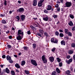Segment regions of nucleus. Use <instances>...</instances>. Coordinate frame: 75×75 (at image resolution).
I'll list each match as a JSON object with an SVG mask.
<instances>
[{"label":"nucleus","instance_id":"23","mask_svg":"<svg viewBox=\"0 0 75 75\" xmlns=\"http://www.w3.org/2000/svg\"><path fill=\"white\" fill-rule=\"evenodd\" d=\"M11 74L13 75H16V73L14 71H11Z\"/></svg>","mask_w":75,"mask_h":75},{"label":"nucleus","instance_id":"45","mask_svg":"<svg viewBox=\"0 0 75 75\" xmlns=\"http://www.w3.org/2000/svg\"><path fill=\"white\" fill-rule=\"evenodd\" d=\"M33 47L34 48H35L36 47V45L35 44H33Z\"/></svg>","mask_w":75,"mask_h":75},{"label":"nucleus","instance_id":"56","mask_svg":"<svg viewBox=\"0 0 75 75\" xmlns=\"http://www.w3.org/2000/svg\"><path fill=\"white\" fill-rule=\"evenodd\" d=\"M57 11H60V8H59V7L58 8H57Z\"/></svg>","mask_w":75,"mask_h":75},{"label":"nucleus","instance_id":"24","mask_svg":"<svg viewBox=\"0 0 75 75\" xmlns=\"http://www.w3.org/2000/svg\"><path fill=\"white\" fill-rule=\"evenodd\" d=\"M57 59L58 62H60L61 61V59L59 58H57Z\"/></svg>","mask_w":75,"mask_h":75},{"label":"nucleus","instance_id":"12","mask_svg":"<svg viewBox=\"0 0 75 75\" xmlns=\"http://www.w3.org/2000/svg\"><path fill=\"white\" fill-rule=\"evenodd\" d=\"M47 10H51V8H52V7L50 5H47Z\"/></svg>","mask_w":75,"mask_h":75},{"label":"nucleus","instance_id":"13","mask_svg":"<svg viewBox=\"0 0 75 75\" xmlns=\"http://www.w3.org/2000/svg\"><path fill=\"white\" fill-rule=\"evenodd\" d=\"M25 16L23 15H21V18L22 20V21H23V20H24L25 19Z\"/></svg>","mask_w":75,"mask_h":75},{"label":"nucleus","instance_id":"26","mask_svg":"<svg viewBox=\"0 0 75 75\" xmlns=\"http://www.w3.org/2000/svg\"><path fill=\"white\" fill-rule=\"evenodd\" d=\"M1 23L2 24H6V21H5V20H2Z\"/></svg>","mask_w":75,"mask_h":75},{"label":"nucleus","instance_id":"9","mask_svg":"<svg viewBox=\"0 0 75 75\" xmlns=\"http://www.w3.org/2000/svg\"><path fill=\"white\" fill-rule=\"evenodd\" d=\"M43 20L44 21H47L48 20V16H46V17L43 18Z\"/></svg>","mask_w":75,"mask_h":75},{"label":"nucleus","instance_id":"3","mask_svg":"<svg viewBox=\"0 0 75 75\" xmlns=\"http://www.w3.org/2000/svg\"><path fill=\"white\" fill-rule=\"evenodd\" d=\"M31 62L33 65H34L35 66H37L38 64L37 63V62L35 60L31 59Z\"/></svg>","mask_w":75,"mask_h":75},{"label":"nucleus","instance_id":"30","mask_svg":"<svg viewBox=\"0 0 75 75\" xmlns=\"http://www.w3.org/2000/svg\"><path fill=\"white\" fill-rule=\"evenodd\" d=\"M52 75H57V73L56 71H54L52 73Z\"/></svg>","mask_w":75,"mask_h":75},{"label":"nucleus","instance_id":"61","mask_svg":"<svg viewBox=\"0 0 75 75\" xmlns=\"http://www.w3.org/2000/svg\"><path fill=\"white\" fill-rule=\"evenodd\" d=\"M7 47H8V48H11V45H7Z\"/></svg>","mask_w":75,"mask_h":75},{"label":"nucleus","instance_id":"31","mask_svg":"<svg viewBox=\"0 0 75 75\" xmlns=\"http://www.w3.org/2000/svg\"><path fill=\"white\" fill-rule=\"evenodd\" d=\"M52 17H54V18H57V16L55 15H53Z\"/></svg>","mask_w":75,"mask_h":75},{"label":"nucleus","instance_id":"53","mask_svg":"<svg viewBox=\"0 0 75 75\" xmlns=\"http://www.w3.org/2000/svg\"><path fill=\"white\" fill-rule=\"evenodd\" d=\"M7 28V26L6 25H4V29H6V28Z\"/></svg>","mask_w":75,"mask_h":75},{"label":"nucleus","instance_id":"10","mask_svg":"<svg viewBox=\"0 0 75 75\" xmlns=\"http://www.w3.org/2000/svg\"><path fill=\"white\" fill-rule=\"evenodd\" d=\"M68 24L70 26H71V27L74 26V24L71 21H70L69 22Z\"/></svg>","mask_w":75,"mask_h":75},{"label":"nucleus","instance_id":"50","mask_svg":"<svg viewBox=\"0 0 75 75\" xmlns=\"http://www.w3.org/2000/svg\"><path fill=\"white\" fill-rule=\"evenodd\" d=\"M44 0H40L39 2L42 4V3H43V2H44Z\"/></svg>","mask_w":75,"mask_h":75},{"label":"nucleus","instance_id":"48","mask_svg":"<svg viewBox=\"0 0 75 75\" xmlns=\"http://www.w3.org/2000/svg\"><path fill=\"white\" fill-rule=\"evenodd\" d=\"M59 7V5L58 4H57L55 5V7L56 8H57V7Z\"/></svg>","mask_w":75,"mask_h":75},{"label":"nucleus","instance_id":"5","mask_svg":"<svg viewBox=\"0 0 75 75\" xmlns=\"http://www.w3.org/2000/svg\"><path fill=\"white\" fill-rule=\"evenodd\" d=\"M24 11V9L23 8H20L17 10V12H19V13H23Z\"/></svg>","mask_w":75,"mask_h":75},{"label":"nucleus","instance_id":"34","mask_svg":"<svg viewBox=\"0 0 75 75\" xmlns=\"http://www.w3.org/2000/svg\"><path fill=\"white\" fill-rule=\"evenodd\" d=\"M66 74L68 75V74H70V71L69 70H68L66 72Z\"/></svg>","mask_w":75,"mask_h":75},{"label":"nucleus","instance_id":"14","mask_svg":"<svg viewBox=\"0 0 75 75\" xmlns=\"http://www.w3.org/2000/svg\"><path fill=\"white\" fill-rule=\"evenodd\" d=\"M24 72L26 75H28L30 74V71L28 70H25L24 71Z\"/></svg>","mask_w":75,"mask_h":75},{"label":"nucleus","instance_id":"62","mask_svg":"<svg viewBox=\"0 0 75 75\" xmlns=\"http://www.w3.org/2000/svg\"><path fill=\"white\" fill-rule=\"evenodd\" d=\"M37 35H38L39 36H40V37H41V34L38 33Z\"/></svg>","mask_w":75,"mask_h":75},{"label":"nucleus","instance_id":"38","mask_svg":"<svg viewBox=\"0 0 75 75\" xmlns=\"http://www.w3.org/2000/svg\"><path fill=\"white\" fill-rule=\"evenodd\" d=\"M71 46L72 47L74 48L75 47V43H72L71 45Z\"/></svg>","mask_w":75,"mask_h":75},{"label":"nucleus","instance_id":"47","mask_svg":"<svg viewBox=\"0 0 75 75\" xmlns=\"http://www.w3.org/2000/svg\"><path fill=\"white\" fill-rule=\"evenodd\" d=\"M55 50V48H53L52 50V52H54V51Z\"/></svg>","mask_w":75,"mask_h":75},{"label":"nucleus","instance_id":"43","mask_svg":"<svg viewBox=\"0 0 75 75\" xmlns=\"http://www.w3.org/2000/svg\"><path fill=\"white\" fill-rule=\"evenodd\" d=\"M51 41L52 42L54 43V38H52V39H51Z\"/></svg>","mask_w":75,"mask_h":75},{"label":"nucleus","instance_id":"29","mask_svg":"<svg viewBox=\"0 0 75 75\" xmlns=\"http://www.w3.org/2000/svg\"><path fill=\"white\" fill-rule=\"evenodd\" d=\"M67 34H68V35L69 36H72V33L69 32H68Z\"/></svg>","mask_w":75,"mask_h":75},{"label":"nucleus","instance_id":"25","mask_svg":"<svg viewBox=\"0 0 75 75\" xmlns=\"http://www.w3.org/2000/svg\"><path fill=\"white\" fill-rule=\"evenodd\" d=\"M38 6L39 7H41V6H42V3L40 2H39L38 3Z\"/></svg>","mask_w":75,"mask_h":75},{"label":"nucleus","instance_id":"42","mask_svg":"<svg viewBox=\"0 0 75 75\" xmlns=\"http://www.w3.org/2000/svg\"><path fill=\"white\" fill-rule=\"evenodd\" d=\"M33 26H34L35 27H38V25L35 23H33Z\"/></svg>","mask_w":75,"mask_h":75},{"label":"nucleus","instance_id":"60","mask_svg":"<svg viewBox=\"0 0 75 75\" xmlns=\"http://www.w3.org/2000/svg\"><path fill=\"white\" fill-rule=\"evenodd\" d=\"M61 2L62 3H64V0H60V2Z\"/></svg>","mask_w":75,"mask_h":75},{"label":"nucleus","instance_id":"59","mask_svg":"<svg viewBox=\"0 0 75 75\" xmlns=\"http://www.w3.org/2000/svg\"><path fill=\"white\" fill-rule=\"evenodd\" d=\"M70 56H67V59H69L70 58Z\"/></svg>","mask_w":75,"mask_h":75},{"label":"nucleus","instance_id":"63","mask_svg":"<svg viewBox=\"0 0 75 75\" xmlns=\"http://www.w3.org/2000/svg\"><path fill=\"white\" fill-rule=\"evenodd\" d=\"M9 39H11V38H12V36H9Z\"/></svg>","mask_w":75,"mask_h":75},{"label":"nucleus","instance_id":"22","mask_svg":"<svg viewBox=\"0 0 75 75\" xmlns=\"http://www.w3.org/2000/svg\"><path fill=\"white\" fill-rule=\"evenodd\" d=\"M25 64V61H23L21 62V65H24Z\"/></svg>","mask_w":75,"mask_h":75},{"label":"nucleus","instance_id":"39","mask_svg":"<svg viewBox=\"0 0 75 75\" xmlns=\"http://www.w3.org/2000/svg\"><path fill=\"white\" fill-rule=\"evenodd\" d=\"M23 48L25 50H27L28 49V47L26 46H24L23 47Z\"/></svg>","mask_w":75,"mask_h":75},{"label":"nucleus","instance_id":"41","mask_svg":"<svg viewBox=\"0 0 75 75\" xmlns=\"http://www.w3.org/2000/svg\"><path fill=\"white\" fill-rule=\"evenodd\" d=\"M55 34L56 35L58 36V35H59V33H58V32L57 31H56L55 32Z\"/></svg>","mask_w":75,"mask_h":75},{"label":"nucleus","instance_id":"54","mask_svg":"<svg viewBox=\"0 0 75 75\" xmlns=\"http://www.w3.org/2000/svg\"><path fill=\"white\" fill-rule=\"evenodd\" d=\"M3 58H6V55H3L2 56Z\"/></svg>","mask_w":75,"mask_h":75},{"label":"nucleus","instance_id":"20","mask_svg":"<svg viewBox=\"0 0 75 75\" xmlns=\"http://www.w3.org/2000/svg\"><path fill=\"white\" fill-rule=\"evenodd\" d=\"M74 53V51L73 50H70L69 51V54H72Z\"/></svg>","mask_w":75,"mask_h":75},{"label":"nucleus","instance_id":"44","mask_svg":"<svg viewBox=\"0 0 75 75\" xmlns=\"http://www.w3.org/2000/svg\"><path fill=\"white\" fill-rule=\"evenodd\" d=\"M9 62L10 63H13V60H11V59L10 60H9Z\"/></svg>","mask_w":75,"mask_h":75},{"label":"nucleus","instance_id":"55","mask_svg":"<svg viewBox=\"0 0 75 75\" xmlns=\"http://www.w3.org/2000/svg\"><path fill=\"white\" fill-rule=\"evenodd\" d=\"M73 58L74 60V61L75 62V55H74L73 57Z\"/></svg>","mask_w":75,"mask_h":75},{"label":"nucleus","instance_id":"64","mask_svg":"<svg viewBox=\"0 0 75 75\" xmlns=\"http://www.w3.org/2000/svg\"><path fill=\"white\" fill-rule=\"evenodd\" d=\"M12 12H13L11 11H10L9 12V14H11V13H12Z\"/></svg>","mask_w":75,"mask_h":75},{"label":"nucleus","instance_id":"52","mask_svg":"<svg viewBox=\"0 0 75 75\" xmlns=\"http://www.w3.org/2000/svg\"><path fill=\"white\" fill-rule=\"evenodd\" d=\"M72 31H74V30H75V26H74L72 28Z\"/></svg>","mask_w":75,"mask_h":75},{"label":"nucleus","instance_id":"17","mask_svg":"<svg viewBox=\"0 0 75 75\" xmlns=\"http://www.w3.org/2000/svg\"><path fill=\"white\" fill-rule=\"evenodd\" d=\"M11 59V58L10 56L8 55L6 56V59L7 60L9 61V60H10Z\"/></svg>","mask_w":75,"mask_h":75},{"label":"nucleus","instance_id":"46","mask_svg":"<svg viewBox=\"0 0 75 75\" xmlns=\"http://www.w3.org/2000/svg\"><path fill=\"white\" fill-rule=\"evenodd\" d=\"M59 67H62V63L61 62L59 63Z\"/></svg>","mask_w":75,"mask_h":75},{"label":"nucleus","instance_id":"4","mask_svg":"<svg viewBox=\"0 0 75 75\" xmlns=\"http://www.w3.org/2000/svg\"><path fill=\"white\" fill-rule=\"evenodd\" d=\"M65 4L67 7H71V4H72V3L71 2H67L65 3Z\"/></svg>","mask_w":75,"mask_h":75},{"label":"nucleus","instance_id":"51","mask_svg":"<svg viewBox=\"0 0 75 75\" xmlns=\"http://www.w3.org/2000/svg\"><path fill=\"white\" fill-rule=\"evenodd\" d=\"M70 69L71 70V71H73L74 70V69H73V67H71L70 68Z\"/></svg>","mask_w":75,"mask_h":75},{"label":"nucleus","instance_id":"35","mask_svg":"<svg viewBox=\"0 0 75 75\" xmlns=\"http://www.w3.org/2000/svg\"><path fill=\"white\" fill-rule=\"evenodd\" d=\"M70 17L72 19H74V15H70Z\"/></svg>","mask_w":75,"mask_h":75},{"label":"nucleus","instance_id":"21","mask_svg":"<svg viewBox=\"0 0 75 75\" xmlns=\"http://www.w3.org/2000/svg\"><path fill=\"white\" fill-rule=\"evenodd\" d=\"M6 72L8 74H9L10 73V71H9V70H8V68H6Z\"/></svg>","mask_w":75,"mask_h":75},{"label":"nucleus","instance_id":"32","mask_svg":"<svg viewBox=\"0 0 75 75\" xmlns=\"http://www.w3.org/2000/svg\"><path fill=\"white\" fill-rule=\"evenodd\" d=\"M59 35L60 37H64V34L62 33H60Z\"/></svg>","mask_w":75,"mask_h":75},{"label":"nucleus","instance_id":"19","mask_svg":"<svg viewBox=\"0 0 75 75\" xmlns=\"http://www.w3.org/2000/svg\"><path fill=\"white\" fill-rule=\"evenodd\" d=\"M30 27L32 29V30H36V28L33 26V25H30Z\"/></svg>","mask_w":75,"mask_h":75},{"label":"nucleus","instance_id":"40","mask_svg":"<svg viewBox=\"0 0 75 75\" xmlns=\"http://www.w3.org/2000/svg\"><path fill=\"white\" fill-rule=\"evenodd\" d=\"M60 3H61V0H57V3H58L59 4H60Z\"/></svg>","mask_w":75,"mask_h":75},{"label":"nucleus","instance_id":"27","mask_svg":"<svg viewBox=\"0 0 75 75\" xmlns=\"http://www.w3.org/2000/svg\"><path fill=\"white\" fill-rule=\"evenodd\" d=\"M44 12L45 13H46V14H48V11L46 9H44Z\"/></svg>","mask_w":75,"mask_h":75},{"label":"nucleus","instance_id":"36","mask_svg":"<svg viewBox=\"0 0 75 75\" xmlns=\"http://www.w3.org/2000/svg\"><path fill=\"white\" fill-rule=\"evenodd\" d=\"M16 18L18 19V21H19V20H20V17H19V16H17L16 17Z\"/></svg>","mask_w":75,"mask_h":75},{"label":"nucleus","instance_id":"11","mask_svg":"<svg viewBox=\"0 0 75 75\" xmlns=\"http://www.w3.org/2000/svg\"><path fill=\"white\" fill-rule=\"evenodd\" d=\"M72 61V59H70L68 60H66V62L67 63V64H70V62H71Z\"/></svg>","mask_w":75,"mask_h":75},{"label":"nucleus","instance_id":"2","mask_svg":"<svg viewBox=\"0 0 75 75\" xmlns=\"http://www.w3.org/2000/svg\"><path fill=\"white\" fill-rule=\"evenodd\" d=\"M17 35H21V36H23L24 35V32L21 30H19L18 31Z\"/></svg>","mask_w":75,"mask_h":75},{"label":"nucleus","instance_id":"7","mask_svg":"<svg viewBox=\"0 0 75 75\" xmlns=\"http://www.w3.org/2000/svg\"><path fill=\"white\" fill-rule=\"evenodd\" d=\"M32 4L33 6H37V1L33 0L32 3Z\"/></svg>","mask_w":75,"mask_h":75},{"label":"nucleus","instance_id":"8","mask_svg":"<svg viewBox=\"0 0 75 75\" xmlns=\"http://www.w3.org/2000/svg\"><path fill=\"white\" fill-rule=\"evenodd\" d=\"M49 59L50 62H53V61H54V58L53 57H50L49 58Z\"/></svg>","mask_w":75,"mask_h":75},{"label":"nucleus","instance_id":"37","mask_svg":"<svg viewBox=\"0 0 75 75\" xmlns=\"http://www.w3.org/2000/svg\"><path fill=\"white\" fill-rule=\"evenodd\" d=\"M4 3L5 6H7V1L6 0H4Z\"/></svg>","mask_w":75,"mask_h":75},{"label":"nucleus","instance_id":"49","mask_svg":"<svg viewBox=\"0 0 75 75\" xmlns=\"http://www.w3.org/2000/svg\"><path fill=\"white\" fill-rule=\"evenodd\" d=\"M55 41H54L53 43H57L58 42V40H54Z\"/></svg>","mask_w":75,"mask_h":75},{"label":"nucleus","instance_id":"18","mask_svg":"<svg viewBox=\"0 0 75 75\" xmlns=\"http://www.w3.org/2000/svg\"><path fill=\"white\" fill-rule=\"evenodd\" d=\"M56 71L59 74H60L61 71L59 70V69L58 68H57L56 69Z\"/></svg>","mask_w":75,"mask_h":75},{"label":"nucleus","instance_id":"57","mask_svg":"<svg viewBox=\"0 0 75 75\" xmlns=\"http://www.w3.org/2000/svg\"><path fill=\"white\" fill-rule=\"evenodd\" d=\"M27 33H28V34H29V35L31 33L30 32V31H28Z\"/></svg>","mask_w":75,"mask_h":75},{"label":"nucleus","instance_id":"6","mask_svg":"<svg viewBox=\"0 0 75 75\" xmlns=\"http://www.w3.org/2000/svg\"><path fill=\"white\" fill-rule=\"evenodd\" d=\"M22 36H21L20 35H18V36L16 37L17 40L19 41H21V40H22V39L23 38Z\"/></svg>","mask_w":75,"mask_h":75},{"label":"nucleus","instance_id":"33","mask_svg":"<svg viewBox=\"0 0 75 75\" xmlns=\"http://www.w3.org/2000/svg\"><path fill=\"white\" fill-rule=\"evenodd\" d=\"M64 31L66 34H67L68 33V29H65Z\"/></svg>","mask_w":75,"mask_h":75},{"label":"nucleus","instance_id":"58","mask_svg":"<svg viewBox=\"0 0 75 75\" xmlns=\"http://www.w3.org/2000/svg\"><path fill=\"white\" fill-rule=\"evenodd\" d=\"M59 31L60 33H63V30H62L61 29H60L59 30Z\"/></svg>","mask_w":75,"mask_h":75},{"label":"nucleus","instance_id":"16","mask_svg":"<svg viewBox=\"0 0 75 75\" xmlns=\"http://www.w3.org/2000/svg\"><path fill=\"white\" fill-rule=\"evenodd\" d=\"M15 67L16 68H20V66L19 65V64H18L16 63L15 65Z\"/></svg>","mask_w":75,"mask_h":75},{"label":"nucleus","instance_id":"15","mask_svg":"<svg viewBox=\"0 0 75 75\" xmlns=\"http://www.w3.org/2000/svg\"><path fill=\"white\" fill-rule=\"evenodd\" d=\"M61 43L62 45H65V42L64 40L62 41Z\"/></svg>","mask_w":75,"mask_h":75},{"label":"nucleus","instance_id":"1","mask_svg":"<svg viewBox=\"0 0 75 75\" xmlns=\"http://www.w3.org/2000/svg\"><path fill=\"white\" fill-rule=\"evenodd\" d=\"M42 61L43 62V63L45 64L47 62V58H45V55H44L42 56Z\"/></svg>","mask_w":75,"mask_h":75},{"label":"nucleus","instance_id":"28","mask_svg":"<svg viewBox=\"0 0 75 75\" xmlns=\"http://www.w3.org/2000/svg\"><path fill=\"white\" fill-rule=\"evenodd\" d=\"M44 34L47 37H48L49 36L48 34V33L47 32H45L44 33Z\"/></svg>","mask_w":75,"mask_h":75}]
</instances>
